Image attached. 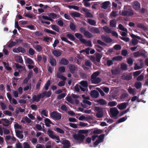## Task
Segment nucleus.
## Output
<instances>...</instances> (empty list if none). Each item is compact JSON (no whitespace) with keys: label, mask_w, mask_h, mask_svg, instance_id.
Returning <instances> with one entry per match:
<instances>
[{"label":"nucleus","mask_w":148,"mask_h":148,"mask_svg":"<svg viewBox=\"0 0 148 148\" xmlns=\"http://www.w3.org/2000/svg\"><path fill=\"white\" fill-rule=\"evenodd\" d=\"M52 94V92L51 90L45 91L43 92L41 94H40L37 96L35 95H34L32 97V99L30 100L32 102L36 101L38 102L40 100V99L43 98L45 97L46 98L49 97H50Z\"/></svg>","instance_id":"obj_1"},{"label":"nucleus","mask_w":148,"mask_h":148,"mask_svg":"<svg viewBox=\"0 0 148 148\" xmlns=\"http://www.w3.org/2000/svg\"><path fill=\"white\" fill-rule=\"evenodd\" d=\"M133 14V12L130 6L128 5L125 6L124 10L122 11L121 13L122 15L125 16H132Z\"/></svg>","instance_id":"obj_2"},{"label":"nucleus","mask_w":148,"mask_h":148,"mask_svg":"<svg viewBox=\"0 0 148 148\" xmlns=\"http://www.w3.org/2000/svg\"><path fill=\"white\" fill-rule=\"evenodd\" d=\"M73 137L74 139L78 141L79 144H84V140L85 138V136L81 134H75L73 135Z\"/></svg>","instance_id":"obj_3"},{"label":"nucleus","mask_w":148,"mask_h":148,"mask_svg":"<svg viewBox=\"0 0 148 148\" xmlns=\"http://www.w3.org/2000/svg\"><path fill=\"white\" fill-rule=\"evenodd\" d=\"M131 37L133 38L132 40V43L133 45H137L138 41L137 39H139L142 41H144L145 40L143 38H142L139 36H136L133 34H130Z\"/></svg>","instance_id":"obj_4"},{"label":"nucleus","mask_w":148,"mask_h":148,"mask_svg":"<svg viewBox=\"0 0 148 148\" xmlns=\"http://www.w3.org/2000/svg\"><path fill=\"white\" fill-rule=\"evenodd\" d=\"M51 117L55 120L58 121L62 118L61 114L57 111H53L50 114Z\"/></svg>","instance_id":"obj_5"},{"label":"nucleus","mask_w":148,"mask_h":148,"mask_svg":"<svg viewBox=\"0 0 148 148\" xmlns=\"http://www.w3.org/2000/svg\"><path fill=\"white\" fill-rule=\"evenodd\" d=\"M95 110L97 111L96 114V116L97 118H102L103 116V108L99 107H95Z\"/></svg>","instance_id":"obj_6"},{"label":"nucleus","mask_w":148,"mask_h":148,"mask_svg":"<svg viewBox=\"0 0 148 148\" xmlns=\"http://www.w3.org/2000/svg\"><path fill=\"white\" fill-rule=\"evenodd\" d=\"M110 112L112 117H116L119 113V111L116 107L112 108L110 109Z\"/></svg>","instance_id":"obj_7"},{"label":"nucleus","mask_w":148,"mask_h":148,"mask_svg":"<svg viewBox=\"0 0 148 148\" xmlns=\"http://www.w3.org/2000/svg\"><path fill=\"white\" fill-rule=\"evenodd\" d=\"M104 137V134H101L99 135L98 136L97 139L94 143V147H96L99 144L103 142V141Z\"/></svg>","instance_id":"obj_8"},{"label":"nucleus","mask_w":148,"mask_h":148,"mask_svg":"<svg viewBox=\"0 0 148 148\" xmlns=\"http://www.w3.org/2000/svg\"><path fill=\"white\" fill-rule=\"evenodd\" d=\"M139 62L134 64V69L137 70L141 69L143 65V61L142 59L139 60Z\"/></svg>","instance_id":"obj_9"},{"label":"nucleus","mask_w":148,"mask_h":148,"mask_svg":"<svg viewBox=\"0 0 148 148\" xmlns=\"http://www.w3.org/2000/svg\"><path fill=\"white\" fill-rule=\"evenodd\" d=\"M69 70L72 74H74L75 71L77 69V66L73 64H71L69 66Z\"/></svg>","instance_id":"obj_10"},{"label":"nucleus","mask_w":148,"mask_h":148,"mask_svg":"<svg viewBox=\"0 0 148 148\" xmlns=\"http://www.w3.org/2000/svg\"><path fill=\"white\" fill-rule=\"evenodd\" d=\"M49 62L52 66H55L56 65L57 62L56 60L51 56L49 57Z\"/></svg>","instance_id":"obj_11"},{"label":"nucleus","mask_w":148,"mask_h":148,"mask_svg":"<svg viewBox=\"0 0 148 148\" xmlns=\"http://www.w3.org/2000/svg\"><path fill=\"white\" fill-rule=\"evenodd\" d=\"M128 105V103L125 102L122 103L118 105L117 106L118 108L120 110H122L125 109Z\"/></svg>","instance_id":"obj_12"},{"label":"nucleus","mask_w":148,"mask_h":148,"mask_svg":"<svg viewBox=\"0 0 148 148\" xmlns=\"http://www.w3.org/2000/svg\"><path fill=\"white\" fill-rule=\"evenodd\" d=\"M133 7L135 10H138L140 8V4L138 1H135L133 3Z\"/></svg>","instance_id":"obj_13"},{"label":"nucleus","mask_w":148,"mask_h":148,"mask_svg":"<svg viewBox=\"0 0 148 148\" xmlns=\"http://www.w3.org/2000/svg\"><path fill=\"white\" fill-rule=\"evenodd\" d=\"M101 38L104 41L106 42H110L112 41V39L107 36L103 35L101 36Z\"/></svg>","instance_id":"obj_14"},{"label":"nucleus","mask_w":148,"mask_h":148,"mask_svg":"<svg viewBox=\"0 0 148 148\" xmlns=\"http://www.w3.org/2000/svg\"><path fill=\"white\" fill-rule=\"evenodd\" d=\"M69 63V61L65 58H62L61 59L59 62L60 64H63L65 65H68Z\"/></svg>","instance_id":"obj_15"},{"label":"nucleus","mask_w":148,"mask_h":148,"mask_svg":"<svg viewBox=\"0 0 148 148\" xmlns=\"http://www.w3.org/2000/svg\"><path fill=\"white\" fill-rule=\"evenodd\" d=\"M52 53L55 56L58 57L60 56L62 54V53L60 51L54 50L52 51Z\"/></svg>","instance_id":"obj_16"},{"label":"nucleus","mask_w":148,"mask_h":148,"mask_svg":"<svg viewBox=\"0 0 148 148\" xmlns=\"http://www.w3.org/2000/svg\"><path fill=\"white\" fill-rule=\"evenodd\" d=\"M82 10L86 13V16L87 17H92V14L89 12H87L88 11V9L85 8H82Z\"/></svg>","instance_id":"obj_17"},{"label":"nucleus","mask_w":148,"mask_h":148,"mask_svg":"<svg viewBox=\"0 0 148 148\" xmlns=\"http://www.w3.org/2000/svg\"><path fill=\"white\" fill-rule=\"evenodd\" d=\"M97 102L99 104L102 105H106L107 102L103 99H100L97 101Z\"/></svg>","instance_id":"obj_18"},{"label":"nucleus","mask_w":148,"mask_h":148,"mask_svg":"<svg viewBox=\"0 0 148 148\" xmlns=\"http://www.w3.org/2000/svg\"><path fill=\"white\" fill-rule=\"evenodd\" d=\"M70 143L67 140H65L64 142L63 148H69L70 147Z\"/></svg>","instance_id":"obj_19"},{"label":"nucleus","mask_w":148,"mask_h":148,"mask_svg":"<svg viewBox=\"0 0 148 148\" xmlns=\"http://www.w3.org/2000/svg\"><path fill=\"white\" fill-rule=\"evenodd\" d=\"M71 16L73 17H79L81 16V14L77 12H73L71 13Z\"/></svg>","instance_id":"obj_20"},{"label":"nucleus","mask_w":148,"mask_h":148,"mask_svg":"<svg viewBox=\"0 0 148 148\" xmlns=\"http://www.w3.org/2000/svg\"><path fill=\"white\" fill-rule=\"evenodd\" d=\"M21 132L19 130H17L16 131V136L18 138H20L22 139L23 138V135L21 134Z\"/></svg>","instance_id":"obj_21"},{"label":"nucleus","mask_w":148,"mask_h":148,"mask_svg":"<svg viewBox=\"0 0 148 148\" xmlns=\"http://www.w3.org/2000/svg\"><path fill=\"white\" fill-rule=\"evenodd\" d=\"M34 48L38 52H40L42 51V47L40 45H37L34 47Z\"/></svg>","instance_id":"obj_22"},{"label":"nucleus","mask_w":148,"mask_h":148,"mask_svg":"<svg viewBox=\"0 0 148 148\" xmlns=\"http://www.w3.org/2000/svg\"><path fill=\"white\" fill-rule=\"evenodd\" d=\"M45 125L47 127H50V124H52V122L48 118H46L45 119Z\"/></svg>","instance_id":"obj_23"},{"label":"nucleus","mask_w":148,"mask_h":148,"mask_svg":"<svg viewBox=\"0 0 148 148\" xmlns=\"http://www.w3.org/2000/svg\"><path fill=\"white\" fill-rule=\"evenodd\" d=\"M137 27L143 30H145L147 29V28L143 25L140 23L138 24L137 25Z\"/></svg>","instance_id":"obj_24"},{"label":"nucleus","mask_w":148,"mask_h":148,"mask_svg":"<svg viewBox=\"0 0 148 148\" xmlns=\"http://www.w3.org/2000/svg\"><path fill=\"white\" fill-rule=\"evenodd\" d=\"M51 28L53 30L56 31L57 32H60V28L58 26L56 25H51Z\"/></svg>","instance_id":"obj_25"},{"label":"nucleus","mask_w":148,"mask_h":148,"mask_svg":"<svg viewBox=\"0 0 148 148\" xmlns=\"http://www.w3.org/2000/svg\"><path fill=\"white\" fill-rule=\"evenodd\" d=\"M103 29L106 33L110 34L112 30L111 29L108 27L104 26L103 27Z\"/></svg>","instance_id":"obj_26"},{"label":"nucleus","mask_w":148,"mask_h":148,"mask_svg":"<svg viewBox=\"0 0 148 148\" xmlns=\"http://www.w3.org/2000/svg\"><path fill=\"white\" fill-rule=\"evenodd\" d=\"M2 121H4L3 125L5 126H8L10 125V121L8 119H2Z\"/></svg>","instance_id":"obj_27"},{"label":"nucleus","mask_w":148,"mask_h":148,"mask_svg":"<svg viewBox=\"0 0 148 148\" xmlns=\"http://www.w3.org/2000/svg\"><path fill=\"white\" fill-rule=\"evenodd\" d=\"M101 82L100 79L98 77H93V84H97Z\"/></svg>","instance_id":"obj_28"},{"label":"nucleus","mask_w":148,"mask_h":148,"mask_svg":"<svg viewBox=\"0 0 148 148\" xmlns=\"http://www.w3.org/2000/svg\"><path fill=\"white\" fill-rule=\"evenodd\" d=\"M117 104V103L115 101H111L108 103V106L112 107L115 106Z\"/></svg>","instance_id":"obj_29"},{"label":"nucleus","mask_w":148,"mask_h":148,"mask_svg":"<svg viewBox=\"0 0 148 148\" xmlns=\"http://www.w3.org/2000/svg\"><path fill=\"white\" fill-rule=\"evenodd\" d=\"M44 31L46 32L50 33L53 35H56V32L48 29H44Z\"/></svg>","instance_id":"obj_30"},{"label":"nucleus","mask_w":148,"mask_h":148,"mask_svg":"<svg viewBox=\"0 0 148 148\" xmlns=\"http://www.w3.org/2000/svg\"><path fill=\"white\" fill-rule=\"evenodd\" d=\"M66 36L71 41H74L75 40V38L71 34H66Z\"/></svg>","instance_id":"obj_31"},{"label":"nucleus","mask_w":148,"mask_h":148,"mask_svg":"<svg viewBox=\"0 0 148 148\" xmlns=\"http://www.w3.org/2000/svg\"><path fill=\"white\" fill-rule=\"evenodd\" d=\"M110 4V3L109 1H106L103 2L102 4V8L105 9Z\"/></svg>","instance_id":"obj_32"},{"label":"nucleus","mask_w":148,"mask_h":148,"mask_svg":"<svg viewBox=\"0 0 148 148\" xmlns=\"http://www.w3.org/2000/svg\"><path fill=\"white\" fill-rule=\"evenodd\" d=\"M80 84L83 87L87 88L88 86V82L86 81H82L80 82Z\"/></svg>","instance_id":"obj_33"},{"label":"nucleus","mask_w":148,"mask_h":148,"mask_svg":"<svg viewBox=\"0 0 148 148\" xmlns=\"http://www.w3.org/2000/svg\"><path fill=\"white\" fill-rule=\"evenodd\" d=\"M53 131L49 129L47 132V134L49 136L52 138H53V136L54 135L53 134Z\"/></svg>","instance_id":"obj_34"},{"label":"nucleus","mask_w":148,"mask_h":148,"mask_svg":"<svg viewBox=\"0 0 148 148\" xmlns=\"http://www.w3.org/2000/svg\"><path fill=\"white\" fill-rule=\"evenodd\" d=\"M40 114L46 117H47L48 116V112L47 110L43 109L42 110L40 113Z\"/></svg>","instance_id":"obj_35"},{"label":"nucleus","mask_w":148,"mask_h":148,"mask_svg":"<svg viewBox=\"0 0 148 148\" xmlns=\"http://www.w3.org/2000/svg\"><path fill=\"white\" fill-rule=\"evenodd\" d=\"M50 84V81L49 80H48L46 83L45 84L44 87V88L46 90H47L48 89Z\"/></svg>","instance_id":"obj_36"},{"label":"nucleus","mask_w":148,"mask_h":148,"mask_svg":"<svg viewBox=\"0 0 148 148\" xmlns=\"http://www.w3.org/2000/svg\"><path fill=\"white\" fill-rule=\"evenodd\" d=\"M17 49L18 53L21 52L23 53H25L26 51L25 49L21 47H17Z\"/></svg>","instance_id":"obj_37"},{"label":"nucleus","mask_w":148,"mask_h":148,"mask_svg":"<svg viewBox=\"0 0 148 148\" xmlns=\"http://www.w3.org/2000/svg\"><path fill=\"white\" fill-rule=\"evenodd\" d=\"M132 76L131 74H129L128 75H127L125 77L123 76L122 77V78L124 79L129 80L132 78Z\"/></svg>","instance_id":"obj_38"},{"label":"nucleus","mask_w":148,"mask_h":148,"mask_svg":"<svg viewBox=\"0 0 148 148\" xmlns=\"http://www.w3.org/2000/svg\"><path fill=\"white\" fill-rule=\"evenodd\" d=\"M69 27L70 29L73 31H74L76 28V26L72 22H71L69 25Z\"/></svg>","instance_id":"obj_39"},{"label":"nucleus","mask_w":148,"mask_h":148,"mask_svg":"<svg viewBox=\"0 0 148 148\" xmlns=\"http://www.w3.org/2000/svg\"><path fill=\"white\" fill-rule=\"evenodd\" d=\"M127 119V117L126 116L123 117L119 119L118 121L116 123V124L123 122L125 121Z\"/></svg>","instance_id":"obj_40"},{"label":"nucleus","mask_w":148,"mask_h":148,"mask_svg":"<svg viewBox=\"0 0 148 148\" xmlns=\"http://www.w3.org/2000/svg\"><path fill=\"white\" fill-rule=\"evenodd\" d=\"M103 132L102 130L100 129H95L93 131V133L94 134H99Z\"/></svg>","instance_id":"obj_41"},{"label":"nucleus","mask_w":148,"mask_h":148,"mask_svg":"<svg viewBox=\"0 0 148 148\" xmlns=\"http://www.w3.org/2000/svg\"><path fill=\"white\" fill-rule=\"evenodd\" d=\"M16 58V61L17 62L21 63H23V61L22 57L21 56H18Z\"/></svg>","instance_id":"obj_42"},{"label":"nucleus","mask_w":148,"mask_h":148,"mask_svg":"<svg viewBox=\"0 0 148 148\" xmlns=\"http://www.w3.org/2000/svg\"><path fill=\"white\" fill-rule=\"evenodd\" d=\"M66 94L65 93H62L57 96V99H60L64 97L66 95Z\"/></svg>","instance_id":"obj_43"},{"label":"nucleus","mask_w":148,"mask_h":148,"mask_svg":"<svg viewBox=\"0 0 148 148\" xmlns=\"http://www.w3.org/2000/svg\"><path fill=\"white\" fill-rule=\"evenodd\" d=\"M84 34L85 36L87 38H91L92 37V34L88 31H86Z\"/></svg>","instance_id":"obj_44"},{"label":"nucleus","mask_w":148,"mask_h":148,"mask_svg":"<svg viewBox=\"0 0 148 148\" xmlns=\"http://www.w3.org/2000/svg\"><path fill=\"white\" fill-rule=\"evenodd\" d=\"M116 21L114 20H111L110 22V26L112 27H115L116 26Z\"/></svg>","instance_id":"obj_45"},{"label":"nucleus","mask_w":148,"mask_h":148,"mask_svg":"<svg viewBox=\"0 0 148 148\" xmlns=\"http://www.w3.org/2000/svg\"><path fill=\"white\" fill-rule=\"evenodd\" d=\"M66 70V68L64 66H60L59 67L58 71L60 73H64L65 72Z\"/></svg>","instance_id":"obj_46"},{"label":"nucleus","mask_w":148,"mask_h":148,"mask_svg":"<svg viewBox=\"0 0 148 148\" xmlns=\"http://www.w3.org/2000/svg\"><path fill=\"white\" fill-rule=\"evenodd\" d=\"M142 70H139L136 71L133 73V76L134 77H136L139 75L142 72Z\"/></svg>","instance_id":"obj_47"},{"label":"nucleus","mask_w":148,"mask_h":148,"mask_svg":"<svg viewBox=\"0 0 148 148\" xmlns=\"http://www.w3.org/2000/svg\"><path fill=\"white\" fill-rule=\"evenodd\" d=\"M57 16V15L56 13H51L49 15V16L50 17L53 19L56 18Z\"/></svg>","instance_id":"obj_48"},{"label":"nucleus","mask_w":148,"mask_h":148,"mask_svg":"<svg viewBox=\"0 0 148 148\" xmlns=\"http://www.w3.org/2000/svg\"><path fill=\"white\" fill-rule=\"evenodd\" d=\"M102 56L99 53H97L96 55V60L97 62H99Z\"/></svg>","instance_id":"obj_49"},{"label":"nucleus","mask_w":148,"mask_h":148,"mask_svg":"<svg viewBox=\"0 0 148 148\" xmlns=\"http://www.w3.org/2000/svg\"><path fill=\"white\" fill-rule=\"evenodd\" d=\"M120 30L126 32L127 31V29L125 28L121 24H120L118 26Z\"/></svg>","instance_id":"obj_50"},{"label":"nucleus","mask_w":148,"mask_h":148,"mask_svg":"<svg viewBox=\"0 0 148 148\" xmlns=\"http://www.w3.org/2000/svg\"><path fill=\"white\" fill-rule=\"evenodd\" d=\"M121 69L123 70H126L127 69V66L126 64L123 63L121 64Z\"/></svg>","instance_id":"obj_51"},{"label":"nucleus","mask_w":148,"mask_h":148,"mask_svg":"<svg viewBox=\"0 0 148 148\" xmlns=\"http://www.w3.org/2000/svg\"><path fill=\"white\" fill-rule=\"evenodd\" d=\"M138 98V97H137V96H134L132 98L131 101H134L137 100V102H140V100Z\"/></svg>","instance_id":"obj_52"},{"label":"nucleus","mask_w":148,"mask_h":148,"mask_svg":"<svg viewBox=\"0 0 148 148\" xmlns=\"http://www.w3.org/2000/svg\"><path fill=\"white\" fill-rule=\"evenodd\" d=\"M88 125V124L87 123H85L82 122H79V126L83 127L87 126Z\"/></svg>","instance_id":"obj_53"},{"label":"nucleus","mask_w":148,"mask_h":148,"mask_svg":"<svg viewBox=\"0 0 148 148\" xmlns=\"http://www.w3.org/2000/svg\"><path fill=\"white\" fill-rule=\"evenodd\" d=\"M122 59V56H118L116 57H114L113 58L112 60H116L120 61Z\"/></svg>","instance_id":"obj_54"},{"label":"nucleus","mask_w":148,"mask_h":148,"mask_svg":"<svg viewBox=\"0 0 148 148\" xmlns=\"http://www.w3.org/2000/svg\"><path fill=\"white\" fill-rule=\"evenodd\" d=\"M26 62L27 63L30 64H34V62L33 60L31 59L27 58L26 60Z\"/></svg>","instance_id":"obj_55"},{"label":"nucleus","mask_w":148,"mask_h":148,"mask_svg":"<svg viewBox=\"0 0 148 148\" xmlns=\"http://www.w3.org/2000/svg\"><path fill=\"white\" fill-rule=\"evenodd\" d=\"M16 44V42L12 41L9 43L8 47L9 48H11L15 46Z\"/></svg>","instance_id":"obj_56"},{"label":"nucleus","mask_w":148,"mask_h":148,"mask_svg":"<svg viewBox=\"0 0 148 148\" xmlns=\"http://www.w3.org/2000/svg\"><path fill=\"white\" fill-rule=\"evenodd\" d=\"M134 85L137 89L141 87V83L140 82H136L135 83Z\"/></svg>","instance_id":"obj_57"},{"label":"nucleus","mask_w":148,"mask_h":148,"mask_svg":"<svg viewBox=\"0 0 148 148\" xmlns=\"http://www.w3.org/2000/svg\"><path fill=\"white\" fill-rule=\"evenodd\" d=\"M99 95L98 91L95 90H93V97L97 98Z\"/></svg>","instance_id":"obj_58"},{"label":"nucleus","mask_w":148,"mask_h":148,"mask_svg":"<svg viewBox=\"0 0 148 148\" xmlns=\"http://www.w3.org/2000/svg\"><path fill=\"white\" fill-rule=\"evenodd\" d=\"M29 53L31 55H33L35 53V51L32 48H30L29 49Z\"/></svg>","instance_id":"obj_59"},{"label":"nucleus","mask_w":148,"mask_h":148,"mask_svg":"<svg viewBox=\"0 0 148 148\" xmlns=\"http://www.w3.org/2000/svg\"><path fill=\"white\" fill-rule=\"evenodd\" d=\"M61 109L65 112H66L68 110L66 106L65 105H62L61 107Z\"/></svg>","instance_id":"obj_60"},{"label":"nucleus","mask_w":148,"mask_h":148,"mask_svg":"<svg viewBox=\"0 0 148 148\" xmlns=\"http://www.w3.org/2000/svg\"><path fill=\"white\" fill-rule=\"evenodd\" d=\"M128 94L127 93H124L122 94L120 97L121 100L125 98H127L128 96Z\"/></svg>","instance_id":"obj_61"},{"label":"nucleus","mask_w":148,"mask_h":148,"mask_svg":"<svg viewBox=\"0 0 148 148\" xmlns=\"http://www.w3.org/2000/svg\"><path fill=\"white\" fill-rule=\"evenodd\" d=\"M75 37L79 39V40L83 37L82 35L79 33H76L75 34Z\"/></svg>","instance_id":"obj_62"},{"label":"nucleus","mask_w":148,"mask_h":148,"mask_svg":"<svg viewBox=\"0 0 148 148\" xmlns=\"http://www.w3.org/2000/svg\"><path fill=\"white\" fill-rule=\"evenodd\" d=\"M128 91L130 94H133V95L135 94V89H133L132 88H129L128 89Z\"/></svg>","instance_id":"obj_63"},{"label":"nucleus","mask_w":148,"mask_h":148,"mask_svg":"<svg viewBox=\"0 0 148 148\" xmlns=\"http://www.w3.org/2000/svg\"><path fill=\"white\" fill-rule=\"evenodd\" d=\"M65 82L64 81H62L59 82L58 85L59 86H64L65 84Z\"/></svg>","instance_id":"obj_64"}]
</instances>
